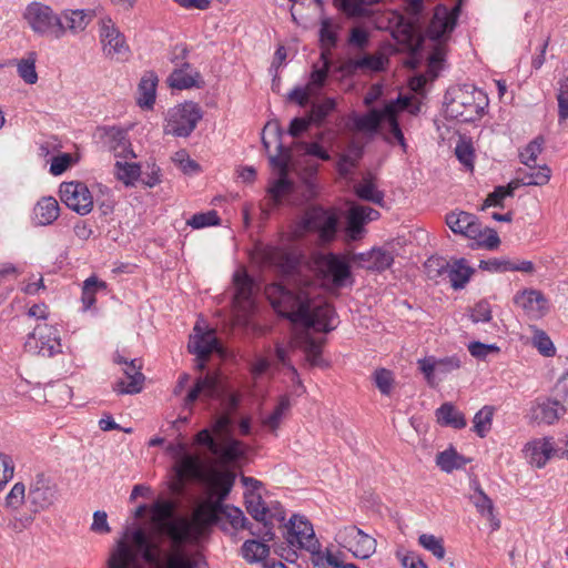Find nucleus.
Here are the masks:
<instances>
[{
    "label": "nucleus",
    "instance_id": "obj_33",
    "mask_svg": "<svg viewBox=\"0 0 568 568\" xmlns=\"http://www.w3.org/2000/svg\"><path fill=\"white\" fill-rule=\"evenodd\" d=\"M291 409V400L287 395L278 397L274 409L266 415L262 416V425L271 432H276L283 419L287 416Z\"/></svg>",
    "mask_w": 568,
    "mask_h": 568
},
{
    "label": "nucleus",
    "instance_id": "obj_56",
    "mask_svg": "<svg viewBox=\"0 0 568 568\" xmlns=\"http://www.w3.org/2000/svg\"><path fill=\"white\" fill-rule=\"evenodd\" d=\"M316 556L314 559V564L317 568H341V566L344 564L343 559L338 554H334L331 550L326 549L323 552H320L318 550L315 551Z\"/></svg>",
    "mask_w": 568,
    "mask_h": 568
},
{
    "label": "nucleus",
    "instance_id": "obj_39",
    "mask_svg": "<svg viewBox=\"0 0 568 568\" xmlns=\"http://www.w3.org/2000/svg\"><path fill=\"white\" fill-rule=\"evenodd\" d=\"M387 63L388 58L382 52L366 54L352 61L354 69L369 72L383 71Z\"/></svg>",
    "mask_w": 568,
    "mask_h": 568
},
{
    "label": "nucleus",
    "instance_id": "obj_55",
    "mask_svg": "<svg viewBox=\"0 0 568 568\" xmlns=\"http://www.w3.org/2000/svg\"><path fill=\"white\" fill-rule=\"evenodd\" d=\"M220 223V217L216 211L212 210L205 213H196L189 221L187 225L193 229H203L206 226L217 225Z\"/></svg>",
    "mask_w": 568,
    "mask_h": 568
},
{
    "label": "nucleus",
    "instance_id": "obj_45",
    "mask_svg": "<svg viewBox=\"0 0 568 568\" xmlns=\"http://www.w3.org/2000/svg\"><path fill=\"white\" fill-rule=\"evenodd\" d=\"M495 413L494 406H484L474 417L475 433L484 437L490 429Z\"/></svg>",
    "mask_w": 568,
    "mask_h": 568
},
{
    "label": "nucleus",
    "instance_id": "obj_62",
    "mask_svg": "<svg viewBox=\"0 0 568 568\" xmlns=\"http://www.w3.org/2000/svg\"><path fill=\"white\" fill-rule=\"evenodd\" d=\"M278 149L281 150V155L271 156L270 162L273 168L278 170V175H287L291 158L290 150H284L281 143L278 144Z\"/></svg>",
    "mask_w": 568,
    "mask_h": 568
},
{
    "label": "nucleus",
    "instance_id": "obj_36",
    "mask_svg": "<svg viewBox=\"0 0 568 568\" xmlns=\"http://www.w3.org/2000/svg\"><path fill=\"white\" fill-rule=\"evenodd\" d=\"M437 422L443 426L462 429L466 426L464 414L452 403H444L436 409Z\"/></svg>",
    "mask_w": 568,
    "mask_h": 568
},
{
    "label": "nucleus",
    "instance_id": "obj_38",
    "mask_svg": "<svg viewBox=\"0 0 568 568\" xmlns=\"http://www.w3.org/2000/svg\"><path fill=\"white\" fill-rule=\"evenodd\" d=\"M37 53L31 51L20 60H11L8 64H16L19 77L27 84H36L38 81V73L36 70Z\"/></svg>",
    "mask_w": 568,
    "mask_h": 568
},
{
    "label": "nucleus",
    "instance_id": "obj_61",
    "mask_svg": "<svg viewBox=\"0 0 568 568\" xmlns=\"http://www.w3.org/2000/svg\"><path fill=\"white\" fill-rule=\"evenodd\" d=\"M219 454L229 460H235L244 455V445L240 440L231 439L224 446H220Z\"/></svg>",
    "mask_w": 568,
    "mask_h": 568
},
{
    "label": "nucleus",
    "instance_id": "obj_21",
    "mask_svg": "<svg viewBox=\"0 0 568 568\" xmlns=\"http://www.w3.org/2000/svg\"><path fill=\"white\" fill-rule=\"evenodd\" d=\"M410 106V99L407 97H398L395 100H390L385 103V113H386V120L385 122L388 123L389 131L385 135V141L393 144L394 142H397L404 151H406V142L404 134L399 128L398 121H397V113L399 111H403L405 109H408Z\"/></svg>",
    "mask_w": 568,
    "mask_h": 568
},
{
    "label": "nucleus",
    "instance_id": "obj_37",
    "mask_svg": "<svg viewBox=\"0 0 568 568\" xmlns=\"http://www.w3.org/2000/svg\"><path fill=\"white\" fill-rule=\"evenodd\" d=\"M28 498L38 508L44 509L54 500V490L43 479H39L29 490Z\"/></svg>",
    "mask_w": 568,
    "mask_h": 568
},
{
    "label": "nucleus",
    "instance_id": "obj_30",
    "mask_svg": "<svg viewBox=\"0 0 568 568\" xmlns=\"http://www.w3.org/2000/svg\"><path fill=\"white\" fill-rule=\"evenodd\" d=\"M245 506L247 513L257 521L264 523V528L266 529L264 536L265 541H270L273 539V532L271 527L266 526L267 518V508L265 503L262 499L260 491L250 490L244 494Z\"/></svg>",
    "mask_w": 568,
    "mask_h": 568
},
{
    "label": "nucleus",
    "instance_id": "obj_5",
    "mask_svg": "<svg viewBox=\"0 0 568 568\" xmlns=\"http://www.w3.org/2000/svg\"><path fill=\"white\" fill-rule=\"evenodd\" d=\"M22 18L31 31L39 37L55 40L63 38L61 17L48 4L38 1L29 3Z\"/></svg>",
    "mask_w": 568,
    "mask_h": 568
},
{
    "label": "nucleus",
    "instance_id": "obj_9",
    "mask_svg": "<svg viewBox=\"0 0 568 568\" xmlns=\"http://www.w3.org/2000/svg\"><path fill=\"white\" fill-rule=\"evenodd\" d=\"M233 282L235 286V322L239 325L247 326L255 310V302L253 297L254 283L245 270H237L234 273Z\"/></svg>",
    "mask_w": 568,
    "mask_h": 568
},
{
    "label": "nucleus",
    "instance_id": "obj_40",
    "mask_svg": "<svg viewBox=\"0 0 568 568\" xmlns=\"http://www.w3.org/2000/svg\"><path fill=\"white\" fill-rule=\"evenodd\" d=\"M241 554L247 562L255 564L267 558L270 547L262 541L246 540L241 547Z\"/></svg>",
    "mask_w": 568,
    "mask_h": 568
},
{
    "label": "nucleus",
    "instance_id": "obj_51",
    "mask_svg": "<svg viewBox=\"0 0 568 568\" xmlns=\"http://www.w3.org/2000/svg\"><path fill=\"white\" fill-rule=\"evenodd\" d=\"M292 189L293 183L288 180L287 175H280L278 179L268 186L267 192L274 203L278 204L282 201V197L288 194Z\"/></svg>",
    "mask_w": 568,
    "mask_h": 568
},
{
    "label": "nucleus",
    "instance_id": "obj_6",
    "mask_svg": "<svg viewBox=\"0 0 568 568\" xmlns=\"http://www.w3.org/2000/svg\"><path fill=\"white\" fill-rule=\"evenodd\" d=\"M314 266L323 283L333 288H342L353 283L348 263L334 253L317 254Z\"/></svg>",
    "mask_w": 568,
    "mask_h": 568
},
{
    "label": "nucleus",
    "instance_id": "obj_34",
    "mask_svg": "<svg viewBox=\"0 0 568 568\" xmlns=\"http://www.w3.org/2000/svg\"><path fill=\"white\" fill-rule=\"evenodd\" d=\"M59 204L53 197H43L33 210L34 220L39 225H49L59 216Z\"/></svg>",
    "mask_w": 568,
    "mask_h": 568
},
{
    "label": "nucleus",
    "instance_id": "obj_19",
    "mask_svg": "<svg viewBox=\"0 0 568 568\" xmlns=\"http://www.w3.org/2000/svg\"><path fill=\"white\" fill-rule=\"evenodd\" d=\"M514 303L531 320L544 317L549 311V302L541 291L525 288L514 296Z\"/></svg>",
    "mask_w": 568,
    "mask_h": 568
},
{
    "label": "nucleus",
    "instance_id": "obj_8",
    "mask_svg": "<svg viewBox=\"0 0 568 568\" xmlns=\"http://www.w3.org/2000/svg\"><path fill=\"white\" fill-rule=\"evenodd\" d=\"M24 348L28 353L53 357L62 353L60 332L55 325L41 322L28 335Z\"/></svg>",
    "mask_w": 568,
    "mask_h": 568
},
{
    "label": "nucleus",
    "instance_id": "obj_7",
    "mask_svg": "<svg viewBox=\"0 0 568 568\" xmlns=\"http://www.w3.org/2000/svg\"><path fill=\"white\" fill-rule=\"evenodd\" d=\"M202 119V112L194 102H184L170 109L165 116L163 131L178 138L189 136Z\"/></svg>",
    "mask_w": 568,
    "mask_h": 568
},
{
    "label": "nucleus",
    "instance_id": "obj_60",
    "mask_svg": "<svg viewBox=\"0 0 568 568\" xmlns=\"http://www.w3.org/2000/svg\"><path fill=\"white\" fill-rule=\"evenodd\" d=\"M234 475L232 473H216L213 476V485L216 489H219L221 497H225L229 495L233 484H234Z\"/></svg>",
    "mask_w": 568,
    "mask_h": 568
},
{
    "label": "nucleus",
    "instance_id": "obj_3",
    "mask_svg": "<svg viewBox=\"0 0 568 568\" xmlns=\"http://www.w3.org/2000/svg\"><path fill=\"white\" fill-rule=\"evenodd\" d=\"M488 104L487 93L473 84L452 87L445 95L447 116L464 122L481 118Z\"/></svg>",
    "mask_w": 568,
    "mask_h": 568
},
{
    "label": "nucleus",
    "instance_id": "obj_44",
    "mask_svg": "<svg viewBox=\"0 0 568 568\" xmlns=\"http://www.w3.org/2000/svg\"><path fill=\"white\" fill-rule=\"evenodd\" d=\"M470 498L478 513L490 521L491 528L494 530L497 527V523L494 521L493 500L480 489H478L476 494H474Z\"/></svg>",
    "mask_w": 568,
    "mask_h": 568
},
{
    "label": "nucleus",
    "instance_id": "obj_23",
    "mask_svg": "<svg viewBox=\"0 0 568 568\" xmlns=\"http://www.w3.org/2000/svg\"><path fill=\"white\" fill-rule=\"evenodd\" d=\"M379 217V212L365 205H353L346 216V234L353 240H359L364 232V225Z\"/></svg>",
    "mask_w": 568,
    "mask_h": 568
},
{
    "label": "nucleus",
    "instance_id": "obj_15",
    "mask_svg": "<svg viewBox=\"0 0 568 568\" xmlns=\"http://www.w3.org/2000/svg\"><path fill=\"white\" fill-rule=\"evenodd\" d=\"M60 197L69 209L81 215H87L92 211L93 199L91 192L82 182H63L60 185Z\"/></svg>",
    "mask_w": 568,
    "mask_h": 568
},
{
    "label": "nucleus",
    "instance_id": "obj_53",
    "mask_svg": "<svg viewBox=\"0 0 568 568\" xmlns=\"http://www.w3.org/2000/svg\"><path fill=\"white\" fill-rule=\"evenodd\" d=\"M336 102L333 98H326L321 103L312 105L310 118L313 123L320 124L335 109Z\"/></svg>",
    "mask_w": 568,
    "mask_h": 568
},
{
    "label": "nucleus",
    "instance_id": "obj_20",
    "mask_svg": "<svg viewBox=\"0 0 568 568\" xmlns=\"http://www.w3.org/2000/svg\"><path fill=\"white\" fill-rule=\"evenodd\" d=\"M174 457L173 470L180 487L189 479H200L202 477V466L199 457L186 453L185 445L180 444L178 446Z\"/></svg>",
    "mask_w": 568,
    "mask_h": 568
},
{
    "label": "nucleus",
    "instance_id": "obj_46",
    "mask_svg": "<svg viewBox=\"0 0 568 568\" xmlns=\"http://www.w3.org/2000/svg\"><path fill=\"white\" fill-rule=\"evenodd\" d=\"M544 144L545 139L542 135H538L530 141L519 153L521 163L526 166H530V163L536 164L538 155L542 152Z\"/></svg>",
    "mask_w": 568,
    "mask_h": 568
},
{
    "label": "nucleus",
    "instance_id": "obj_43",
    "mask_svg": "<svg viewBox=\"0 0 568 568\" xmlns=\"http://www.w3.org/2000/svg\"><path fill=\"white\" fill-rule=\"evenodd\" d=\"M106 287L105 282L99 281L95 276L88 277L82 286L81 301L83 311L90 310L95 303V293Z\"/></svg>",
    "mask_w": 568,
    "mask_h": 568
},
{
    "label": "nucleus",
    "instance_id": "obj_1",
    "mask_svg": "<svg viewBox=\"0 0 568 568\" xmlns=\"http://www.w3.org/2000/svg\"><path fill=\"white\" fill-rule=\"evenodd\" d=\"M312 287L301 288L298 293L287 290L281 284H273L266 294L274 310L288 318L293 324L301 325V332H295L288 345H276L277 361L286 366L293 375L297 372L288 361V354L295 348L304 352L307 362L313 366L322 364V345L314 339L308 328L317 332H331L336 327L335 311L327 302L315 297Z\"/></svg>",
    "mask_w": 568,
    "mask_h": 568
},
{
    "label": "nucleus",
    "instance_id": "obj_52",
    "mask_svg": "<svg viewBox=\"0 0 568 568\" xmlns=\"http://www.w3.org/2000/svg\"><path fill=\"white\" fill-rule=\"evenodd\" d=\"M558 122L562 124L568 119V77L558 82Z\"/></svg>",
    "mask_w": 568,
    "mask_h": 568
},
{
    "label": "nucleus",
    "instance_id": "obj_2",
    "mask_svg": "<svg viewBox=\"0 0 568 568\" xmlns=\"http://www.w3.org/2000/svg\"><path fill=\"white\" fill-rule=\"evenodd\" d=\"M128 541L120 540L108 560L109 568H138V556L150 565H158L162 549L159 541L141 528L126 534Z\"/></svg>",
    "mask_w": 568,
    "mask_h": 568
},
{
    "label": "nucleus",
    "instance_id": "obj_13",
    "mask_svg": "<svg viewBox=\"0 0 568 568\" xmlns=\"http://www.w3.org/2000/svg\"><path fill=\"white\" fill-rule=\"evenodd\" d=\"M335 540L356 558L367 559L376 551V540L355 526L339 529Z\"/></svg>",
    "mask_w": 568,
    "mask_h": 568
},
{
    "label": "nucleus",
    "instance_id": "obj_64",
    "mask_svg": "<svg viewBox=\"0 0 568 568\" xmlns=\"http://www.w3.org/2000/svg\"><path fill=\"white\" fill-rule=\"evenodd\" d=\"M369 42V32L361 27L351 30L348 43L357 49H365Z\"/></svg>",
    "mask_w": 568,
    "mask_h": 568
},
{
    "label": "nucleus",
    "instance_id": "obj_57",
    "mask_svg": "<svg viewBox=\"0 0 568 568\" xmlns=\"http://www.w3.org/2000/svg\"><path fill=\"white\" fill-rule=\"evenodd\" d=\"M532 345L540 352L541 355L550 357L556 353V348L550 337L540 329H537L532 336Z\"/></svg>",
    "mask_w": 568,
    "mask_h": 568
},
{
    "label": "nucleus",
    "instance_id": "obj_49",
    "mask_svg": "<svg viewBox=\"0 0 568 568\" xmlns=\"http://www.w3.org/2000/svg\"><path fill=\"white\" fill-rule=\"evenodd\" d=\"M418 542L424 549L432 552L437 559H444L446 550L442 538L432 534H422L418 538Z\"/></svg>",
    "mask_w": 568,
    "mask_h": 568
},
{
    "label": "nucleus",
    "instance_id": "obj_47",
    "mask_svg": "<svg viewBox=\"0 0 568 568\" xmlns=\"http://www.w3.org/2000/svg\"><path fill=\"white\" fill-rule=\"evenodd\" d=\"M189 67L185 69L174 70L170 78L169 83L172 88L183 90L190 89L196 84L195 78L199 75L196 72L194 74L187 71Z\"/></svg>",
    "mask_w": 568,
    "mask_h": 568
},
{
    "label": "nucleus",
    "instance_id": "obj_4",
    "mask_svg": "<svg viewBox=\"0 0 568 568\" xmlns=\"http://www.w3.org/2000/svg\"><path fill=\"white\" fill-rule=\"evenodd\" d=\"M445 221L453 233L473 240V247L487 250L497 247V232L484 226L473 213L455 210L446 215Z\"/></svg>",
    "mask_w": 568,
    "mask_h": 568
},
{
    "label": "nucleus",
    "instance_id": "obj_63",
    "mask_svg": "<svg viewBox=\"0 0 568 568\" xmlns=\"http://www.w3.org/2000/svg\"><path fill=\"white\" fill-rule=\"evenodd\" d=\"M71 164H72L71 154L61 153V154L52 158V161L50 164V173L52 175H61L70 168Z\"/></svg>",
    "mask_w": 568,
    "mask_h": 568
},
{
    "label": "nucleus",
    "instance_id": "obj_12",
    "mask_svg": "<svg viewBox=\"0 0 568 568\" xmlns=\"http://www.w3.org/2000/svg\"><path fill=\"white\" fill-rule=\"evenodd\" d=\"M426 266L428 267L430 277H448L455 290L463 288L474 273V268L465 258H457L452 262H446L442 258H432Z\"/></svg>",
    "mask_w": 568,
    "mask_h": 568
},
{
    "label": "nucleus",
    "instance_id": "obj_50",
    "mask_svg": "<svg viewBox=\"0 0 568 568\" xmlns=\"http://www.w3.org/2000/svg\"><path fill=\"white\" fill-rule=\"evenodd\" d=\"M322 58L324 60L323 65L321 68L314 67L307 83L308 89L314 93L324 85L328 75L329 62L324 52H322Z\"/></svg>",
    "mask_w": 568,
    "mask_h": 568
},
{
    "label": "nucleus",
    "instance_id": "obj_32",
    "mask_svg": "<svg viewBox=\"0 0 568 568\" xmlns=\"http://www.w3.org/2000/svg\"><path fill=\"white\" fill-rule=\"evenodd\" d=\"M158 77L153 72L145 73L138 88V104L143 109H151L155 102Z\"/></svg>",
    "mask_w": 568,
    "mask_h": 568
},
{
    "label": "nucleus",
    "instance_id": "obj_11",
    "mask_svg": "<svg viewBox=\"0 0 568 568\" xmlns=\"http://www.w3.org/2000/svg\"><path fill=\"white\" fill-rule=\"evenodd\" d=\"M338 217L333 210L312 207L304 214L297 230L315 231L322 242H331L337 232Z\"/></svg>",
    "mask_w": 568,
    "mask_h": 568
},
{
    "label": "nucleus",
    "instance_id": "obj_29",
    "mask_svg": "<svg viewBox=\"0 0 568 568\" xmlns=\"http://www.w3.org/2000/svg\"><path fill=\"white\" fill-rule=\"evenodd\" d=\"M220 395V384L215 376L200 377L185 397V406L192 405L199 398H215Z\"/></svg>",
    "mask_w": 568,
    "mask_h": 568
},
{
    "label": "nucleus",
    "instance_id": "obj_54",
    "mask_svg": "<svg viewBox=\"0 0 568 568\" xmlns=\"http://www.w3.org/2000/svg\"><path fill=\"white\" fill-rule=\"evenodd\" d=\"M499 273L500 272H524V273H532L535 271V265L530 261L524 260H504L499 258L498 263Z\"/></svg>",
    "mask_w": 568,
    "mask_h": 568
},
{
    "label": "nucleus",
    "instance_id": "obj_22",
    "mask_svg": "<svg viewBox=\"0 0 568 568\" xmlns=\"http://www.w3.org/2000/svg\"><path fill=\"white\" fill-rule=\"evenodd\" d=\"M385 120V105L382 109L371 108L366 113H351L348 126L354 132L373 135L378 132Z\"/></svg>",
    "mask_w": 568,
    "mask_h": 568
},
{
    "label": "nucleus",
    "instance_id": "obj_31",
    "mask_svg": "<svg viewBox=\"0 0 568 568\" xmlns=\"http://www.w3.org/2000/svg\"><path fill=\"white\" fill-rule=\"evenodd\" d=\"M354 192L361 200L381 206L384 204L385 194L378 189L376 178L371 172L365 173L362 180L354 184Z\"/></svg>",
    "mask_w": 568,
    "mask_h": 568
},
{
    "label": "nucleus",
    "instance_id": "obj_41",
    "mask_svg": "<svg viewBox=\"0 0 568 568\" xmlns=\"http://www.w3.org/2000/svg\"><path fill=\"white\" fill-rule=\"evenodd\" d=\"M337 31L338 26H336L331 19L325 18L321 21L320 42L325 54L336 47Z\"/></svg>",
    "mask_w": 568,
    "mask_h": 568
},
{
    "label": "nucleus",
    "instance_id": "obj_17",
    "mask_svg": "<svg viewBox=\"0 0 568 568\" xmlns=\"http://www.w3.org/2000/svg\"><path fill=\"white\" fill-rule=\"evenodd\" d=\"M194 332L189 342V351L196 355L195 367L203 371L209 356L215 351L220 352L219 341L214 331L201 333L196 325Z\"/></svg>",
    "mask_w": 568,
    "mask_h": 568
},
{
    "label": "nucleus",
    "instance_id": "obj_14",
    "mask_svg": "<svg viewBox=\"0 0 568 568\" xmlns=\"http://www.w3.org/2000/svg\"><path fill=\"white\" fill-rule=\"evenodd\" d=\"M286 540L291 546L305 549L312 554L320 549V542L313 526L304 516L293 515L291 517Z\"/></svg>",
    "mask_w": 568,
    "mask_h": 568
},
{
    "label": "nucleus",
    "instance_id": "obj_58",
    "mask_svg": "<svg viewBox=\"0 0 568 568\" xmlns=\"http://www.w3.org/2000/svg\"><path fill=\"white\" fill-rule=\"evenodd\" d=\"M551 395L568 413V372L564 374L555 384Z\"/></svg>",
    "mask_w": 568,
    "mask_h": 568
},
{
    "label": "nucleus",
    "instance_id": "obj_48",
    "mask_svg": "<svg viewBox=\"0 0 568 568\" xmlns=\"http://www.w3.org/2000/svg\"><path fill=\"white\" fill-rule=\"evenodd\" d=\"M115 175L125 185H133L140 176V166L135 163L116 161Z\"/></svg>",
    "mask_w": 568,
    "mask_h": 568
},
{
    "label": "nucleus",
    "instance_id": "obj_18",
    "mask_svg": "<svg viewBox=\"0 0 568 568\" xmlns=\"http://www.w3.org/2000/svg\"><path fill=\"white\" fill-rule=\"evenodd\" d=\"M119 364H124V377L113 385V390L120 395L138 394L143 388L144 375L141 373V365L136 359L130 362L118 355L114 359Z\"/></svg>",
    "mask_w": 568,
    "mask_h": 568
},
{
    "label": "nucleus",
    "instance_id": "obj_27",
    "mask_svg": "<svg viewBox=\"0 0 568 568\" xmlns=\"http://www.w3.org/2000/svg\"><path fill=\"white\" fill-rule=\"evenodd\" d=\"M353 260L366 270L383 272L392 266L394 255L388 250L374 247L368 252L355 254Z\"/></svg>",
    "mask_w": 568,
    "mask_h": 568
},
{
    "label": "nucleus",
    "instance_id": "obj_59",
    "mask_svg": "<svg viewBox=\"0 0 568 568\" xmlns=\"http://www.w3.org/2000/svg\"><path fill=\"white\" fill-rule=\"evenodd\" d=\"M374 381L379 389V392L384 395H389L392 392L394 378L390 371L381 368L375 371L374 373Z\"/></svg>",
    "mask_w": 568,
    "mask_h": 568
},
{
    "label": "nucleus",
    "instance_id": "obj_28",
    "mask_svg": "<svg viewBox=\"0 0 568 568\" xmlns=\"http://www.w3.org/2000/svg\"><path fill=\"white\" fill-rule=\"evenodd\" d=\"M559 450L560 449L554 448L551 439L541 438L528 443L525 449V455L529 464L541 468L550 457L559 453Z\"/></svg>",
    "mask_w": 568,
    "mask_h": 568
},
{
    "label": "nucleus",
    "instance_id": "obj_24",
    "mask_svg": "<svg viewBox=\"0 0 568 568\" xmlns=\"http://www.w3.org/2000/svg\"><path fill=\"white\" fill-rule=\"evenodd\" d=\"M565 413L562 406L554 398L549 397L537 398L529 410L530 419L538 424L551 425L558 420Z\"/></svg>",
    "mask_w": 568,
    "mask_h": 568
},
{
    "label": "nucleus",
    "instance_id": "obj_25",
    "mask_svg": "<svg viewBox=\"0 0 568 568\" xmlns=\"http://www.w3.org/2000/svg\"><path fill=\"white\" fill-rule=\"evenodd\" d=\"M100 138L102 143L113 151L116 158L134 156L125 130L118 126H105L100 129Z\"/></svg>",
    "mask_w": 568,
    "mask_h": 568
},
{
    "label": "nucleus",
    "instance_id": "obj_16",
    "mask_svg": "<svg viewBox=\"0 0 568 568\" xmlns=\"http://www.w3.org/2000/svg\"><path fill=\"white\" fill-rule=\"evenodd\" d=\"M453 1L454 3L452 8H448L445 4H438L435 8L427 29V34L430 39L438 40L454 30L456 20L460 12L462 0Z\"/></svg>",
    "mask_w": 568,
    "mask_h": 568
},
{
    "label": "nucleus",
    "instance_id": "obj_10",
    "mask_svg": "<svg viewBox=\"0 0 568 568\" xmlns=\"http://www.w3.org/2000/svg\"><path fill=\"white\" fill-rule=\"evenodd\" d=\"M99 38L104 55L116 61H124L130 55V48L124 34L110 17L99 21Z\"/></svg>",
    "mask_w": 568,
    "mask_h": 568
},
{
    "label": "nucleus",
    "instance_id": "obj_35",
    "mask_svg": "<svg viewBox=\"0 0 568 568\" xmlns=\"http://www.w3.org/2000/svg\"><path fill=\"white\" fill-rule=\"evenodd\" d=\"M470 459L460 455L455 448L449 447L436 456V465L445 473H453L456 469L464 468Z\"/></svg>",
    "mask_w": 568,
    "mask_h": 568
},
{
    "label": "nucleus",
    "instance_id": "obj_42",
    "mask_svg": "<svg viewBox=\"0 0 568 568\" xmlns=\"http://www.w3.org/2000/svg\"><path fill=\"white\" fill-rule=\"evenodd\" d=\"M527 171L519 172L521 181L526 185H545L550 180V169L547 165L536 168L530 163Z\"/></svg>",
    "mask_w": 568,
    "mask_h": 568
},
{
    "label": "nucleus",
    "instance_id": "obj_26",
    "mask_svg": "<svg viewBox=\"0 0 568 568\" xmlns=\"http://www.w3.org/2000/svg\"><path fill=\"white\" fill-rule=\"evenodd\" d=\"M63 29V37L67 33L73 36L83 32L95 17L93 9H64L59 13Z\"/></svg>",
    "mask_w": 568,
    "mask_h": 568
}]
</instances>
